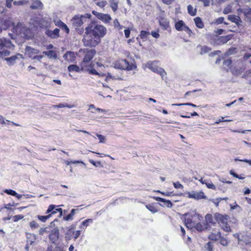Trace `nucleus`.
<instances>
[{"label": "nucleus", "instance_id": "31", "mask_svg": "<svg viewBox=\"0 0 251 251\" xmlns=\"http://www.w3.org/2000/svg\"><path fill=\"white\" fill-rule=\"evenodd\" d=\"M188 13L191 16H194L196 15L197 10L196 8H194L193 7L189 5L187 6Z\"/></svg>", "mask_w": 251, "mask_h": 251}, {"label": "nucleus", "instance_id": "15", "mask_svg": "<svg viewBox=\"0 0 251 251\" xmlns=\"http://www.w3.org/2000/svg\"><path fill=\"white\" fill-rule=\"evenodd\" d=\"M96 51L94 50H90L87 51L83 59V63H88L93 58Z\"/></svg>", "mask_w": 251, "mask_h": 251}, {"label": "nucleus", "instance_id": "52", "mask_svg": "<svg viewBox=\"0 0 251 251\" xmlns=\"http://www.w3.org/2000/svg\"><path fill=\"white\" fill-rule=\"evenodd\" d=\"M27 1L25 0H19L15 1L13 2V4L15 5H21L27 3Z\"/></svg>", "mask_w": 251, "mask_h": 251}, {"label": "nucleus", "instance_id": "36", "mask_svg": "<svg viewBox=\"0 0 251 251\" xmlns=\"http://www.w3.org/2000/svg\"><path fill=\"white\" fill-rule=\"evenodd\" d=\"M93 222V220L92 219H87L86 220H85L84 221L82 222L81 224V226H80V228H82V226H84L85 227H87L88 226V224L89 223H92Z\"/></svg>", "mask_w": 251, "mask_h": 251}, {"label": "nucleus", "instance_id": "34", "mask_svg": "<svg viewBox=\"0 0 251 251\" xmlns=\"http://www.w3.org/2000/svg\"><path fill=\"white\" fill-rule=\"evenodd\" d=\"M219 242H220V243L222 246H225V247L227 246L228 242H229L226 238H225L223 237H222V236H221V237L219 239Z\"/></svg>", "mask_w": 251, "mask_h": 251}, {"label": "nucleus", "instance_id": "43", "mask_svg": "<svg viewBox=\"0 0 251 251\" xmlns=\"http://www.w3.org/2000/svg\"><path fill=\"white\" fill-rule=\"evenodd\" d=\"M242 77L248 80L251 77V69L246 71L242 75Z\"/></svg>", "mask_w": 251, "mask_h": 251}, {"label": "nucleus", "instance_id": "61", "mask_svg": "<svg viewBox=\"0 0 251 251\" xmlns=\"http://www.w3.org/2000/svg\"><path fill=\"white\" fill-rule=\"evenodd\" d=\"M235 161H241V162H246V163H248L250 165H251V160H248V159H239L238 158H235Z\"/></svg>", "mask_w": 251, "mask_h": 251}, {"label": "nucleus", "instance_id": "39", "mask_svg": "<svg viewBox=\"0 0 251 251\" xmlns=\"http://www.w3.org/2000/svg\"><path fill=\"white\" fill-rule=\"evenodd\" d=\"M205 248L207 251H214L212 242H208L205 246Z\"/></svg>", "mask_w": 251, "mask_h": 251}, {"label": "nucleus", "instance_id": "63", "mask_svg": "<svg viewBox=\"0 0 251 251\" xmlns=\"http://www.w3.org/2000/svg\"><path fill=\"white\" fill-rule=\"evenodd\" d=\"M224 20V18L223 17H220L216 20L215 23L217 25L223 23Z\"/></svg>", "mask_w": 251, "mask_h": 251}, {"label": "nucleus", "instance_id": "55", "mask_svg": "<svg viewBox=\"0 0 251 251\" xmlns=\"http://www.w3.org/2000/svg\"><path fill=\"white\" fill-rule=\"evenodd\" d=\"M54 24L55 25L61 27L62 25L64 24L63 22H62L60 20H56L54 21Z\"/></svg>", "mask_w": 251, "mask_h": 251}, {"label": "nucleus", "instance_id": "7", "mask_svg": "<svg viewBox=\"0 0 251 251\" xmlns=\"http://www.w3.org/2000/svg\"><path fill=\"white\" fill-rule=\"evenodd\" d=\"M235 238H237L239 243L242 245H251V238L247 234L235 233L233 234Z\"/></svg>", "mask_w": 251, "mask_h": 251}, {"label": "nucleus", "instance_id": "40", "mask_svg": "<svg viewBox=\"0 0 251 251\" xmlns=\"http://www.w3.org/2000/svg\"><path fill=\"white\" fill-rule=\"evenodd\" d=\"M28 70L29 71H31L32 73L37 74V75H40L41 74L40 73L37 71L36 68L32 67L31 66H29L28 67Z\"/></svg>", "mask_w": 251, "mask_h": 251}, {"label": "nucleus", "instance_id": "58", "mask_svg": "<svg viewBox=\"0 0 251 251\" xmlns=\"http://www.w3.org/2000/svg\"><path fill=\"white\" fill-rule=\"evenodd\" d=\"M24 218V216L21 215H15L13 217V221L14 222H17L19 220L23 219Z\"/></svg>", "mask_w": 251, "mask_h": 251}, {"label": "nucleus", "instance_id": "33", "mask_svg": "<svg viewBox=\"0 0 251 251\" xmlns=\"http://www.w3.org/2000/svg\"><path fill=\"white\" fill-rule=\"evenodd\" d=\"M55 206L54 205L51 204L48 207L46 213H50V214L52 215L57 213L56 209H55Z\"/></svg>", "mask_w": 251, "mask_h": 251}, {"label": "nucleus", "instance_id": "46", "mask_svg": "<svg viewBox=\"0 0 251 251\" xmlns=\"http://www.w3.org/2000/svg\"><path fill=\"white\" fill-rule=\"evenodd\" d=\"M231 10L232 6L230 5H228L224 8L223 13L225 14H228L231 12Z\"/></svg>", "mask_w": 251, "mask_h": 251}, {"label": "nucleus", "instance_id": "12", "mask_svg": "<svg viewBox=\"0 0 251 251\" xmlns=\"http://www.w3.org/2000/svg\"><path fill=\"white\" fill-rule=\"evenodd\" d=\"M238 14L241 17L245 16L248 21L251 22V8L248 7L245 8H239Z\"/></svg>", "mask_w": 251, "mask_h": 251}, {"label": "nucleus", "instance_id": "41", "mask_svg": "<svg viewBox=\"0 0 251 251\" xmlns=\"http://www.w3.org/2000/svg\"><path fill=\"white\" fill-rule=\"evenodd\" d=\"M243 61L251 63V54L249 53H246L243 57Z\"/></svg>", "mask_w": 251, "mask_h": 251}, {"label": "nucleus", "instance_id": "45", "mask_svg": "<svg viewBox=\"0 0 251 251\" xmlns=\"http://www.w3.org/2000/svg\"><path fill=\"white\" fill-rule=\"evenodd\" d=\"M50 227H46L45 228H41L39 230V234L43 235L44 233H48L50 232Z\"/></svg>", "mask_w": 251, "mask_h": 251}, {"label": "nucleus", "instance_id": "9", "mask_svg": "<svg viewBox=\"0 0 251 251\" xmlns=\"http://www.w3.org/2000/svg\"><path fill=\"white\" fill-rule=\"evenodd\" d=\"M39 51L37 50L33 49L30 47L27 46L25 49V53L29 56V57L33 58L37 61H40V59L43 57L41 55H35L34 54H37L38 53Z\"/></svg>", "mask_w": 251, "mask_h": 251}, {"label": "nucleus", "instance_id": "19", "mask_svg": "<svg viewBox=\"0 0 251 251\" xmlns=\"http://www.w3.org/2000/svg\"><path fill=\"white\" fill-rule=\"evenodd\" d=\"M46 34L51 38H57L59 36V29L55 28L53 30H48L46 31Z\"/></svg>", "mask_w": 251, "mask_h": 251}, {"label": "nucleus", "instance_id": "14", "mask_svg": "<svg viewBox=\"0 0 251 251\" xmlns=\"http://www.w3.org/2000/svg\"><path fill=\"white\" fill-rule=\"evenodd\" d=\"M63 58L65 61L72 62L75 61L76 55L74 52L68 51L63 55Z\"/></svg>", "mask_w": 251, "mask_h": 251}, {"label": "nucleus", "instance_id": "35", "mask_svg": "<svg viewBox=\"0 0 251 251\" xmlns=\"http://www.w3.org/2000/svg\"><path fill=\"white\" fill-rule=\"evenodd\" d=\"M114 27L117 30H121L123 28V26L121 25L117 19H115L113 22Z\"/></svg>", "mask_w": 251, "mask_h": 251}, {"label": "nucleus", "instance_id": "56", "mask_svg": "<svg viewBox=\"0 0 251 251\" xmlns=\"http://www.w3.org/2000/svg\"><path fill=\"white\" fill-rule=\"evenodd\" d=\"M200 2H202L203 5L205 7L208 6L210 5L211 0H198Z\"/></svg>", "mask_w": 251, "mask_h": 251}, {"label": "nucleus", "instance_id": "42", "mask_svg": "<svg viewBox=\"0 0 251 251\" xmlns=\"http://www.w3.org/2000/svg\"><path fill=\"white\" fill-rule=\"evenodd\" d=\"M51 214H49L47 216H38V218L42 222H45L50 217Z\"/></svg>", "mask_w": 251, "mask_h": 251}, {"label": "nucleus", "instance_id": "64", "mask_svg": "<svg viewBox=\"0 0 251 251\" xmlns=\"http://www.w3.org/2000/svg\"><path fill=\"white\" fill-rule=\"evenodd\" d=\"M12 1H13V0H6V6L8 8H11Z\"/></svg>", "mask_w": 251, "mask_h": 251}, {"label": "nucleus", "instance_id": "53", "mask_svg": "<svg viewBox=\"0 0 251 251\" xmlns=\"http://www.w3.org/2000/svg\"><path fill=\"white\" fill-rule=\"evenodd\" d=\"M60 28L61 29L63 30L67 34H68L69 33V31H70L69 28L65 23Z\"/></svg>", "mask_w": 251, "mask_h": 251}, {"label": "nucleus", "instance_id": "2", "mask_svg": "<svg viewBox=\"0 0 251 251\" xmlns=\"http://www.w3.org/2000/svg\"><path fill=\"white\" fill-rule=\"evenodd\" d=\"M202 217L196 213L191 216V218H186L184 223L187 227L193 229L195 228L198 231H201L207 228V225L205 223H201Z\"/></svg>", "mask_w": 251, "mask_h": 251}, {"label": "nucleus", "instance_id": "11", "mask_svg": "<svg viewBox=\"0 0 251 251\" xmlns=\"http://www.w3.org/2000/svg\"><path fill=\"white\" fill-rule=\"evenodd\" d=\"M175 28L177 31H185L190 35L192 33L191 29L185 24L182 20H179L175 24Z\"/></svg>", "mask_w": 251, "mask_h": 251}, {"label": "nucleus", "instance_id": "18", "mask_svg": "<svg viewBox=\"0 0 251 251\" xmlns=\"http://www.w3.org/2000/svg\"><path fill=\"white\" fill-rule=\"evenodd\" d=\"M189 198L196 200H200L206 199V197L205 196L203 192H198L193 193V194H190L189 195Z\"/></svg>", "mask_w": 251, "mask_h": 251}, {"label": "nucleus", "instance_id": "23", "mask_svg": "<svg viewBox=\"0 0 251 251\" xmlns=\"http://www.w3.org/2000/svg\"><path fill=\"white\" fill-rule=\"evenodd\" d=\"M43 7V4L39 0H36L34 1L31 5L30 6V7L32 9H37L39 8H42Z\"/></svg>", "mask_w": 251, "mask_h": 251}, {"label": "nucleus", "instance_id": "22", "mask_svg": "<svg viewBox=\"0 0 251 251\" xmlns=\"http://www.w3.org/2000/svg\"><path fill=\"white\" fill-rule=\"evenodd\" d=\"M36 239V237L35 235H34L33 234H28L27 236V245H32L35 241Z\"/></svg>", "mask_w": 251, "mask_h": 251}, {"label": "nucleus", "instance_id": "49", "mask_svg": "<svg viewBox=\"0 0 251 251\" xmlns=\"http://www.w3.org/2000/svg\"><path fill=\"white\" fill-rule=\"evenodd\" d=\"M118 1H114L111 4V7L112 9V10L115 12L117 10L118 8Z\"/></svg>", "mask_w": 251, "mask_h": 251}, {"label": "nucleus", "instance_id": "1", "mask_svg": "<svg viewBox=\"0 0 251 251\" xmlns=\"http://www.w3.org/2000/svg\"><path fill=\"white\" fill-rule=\"evenodd\" d=\"M106 33L105 28L96 23L90 24L85 28L83 42L85 46L94 47L100 42V38Z\"/></svg>", "mask_w": 251, "mask_h": 251}, {"label": "nucleus", "instance_id": "5", "mask_svg": "<svg viewBox=\"0 0 251 251\" xmlns=\"http://www.w3.org/2000/svg\"><path fill=\"white\" fill-rule=\"evenodd\" d=\"M223 68L226 72L230 71L233 75H236L241 74L245 70V68L237 66L236 64H223Z\"/></svg>", "mask_w": 251, "mask_h": 251}, {"label": "nucleus", "instance_id": "3", "mask_svg": "<svg viewBox=\"0 0 251 251\" xmlns=\"http://www.w3.org/2000/svg\"><path fill=\"white\" fill-rule=\"evenodd\" d=\"M14 47L9 39L5 38H0V58H3L10 54V52L6 49H11Z\"/></svg>", "mask_w": 251, "mask_h": 251}, {"label": "nucleus", "instance_id": "25", "mask_svg": "<svg viewBox=\"0 0 251 251\" xmlns=\"http://www.w3.org/2000/svg\"><path fill=\"white\" fill-rule=\"evenodd\" d=\"M221 233L220 232H218L217 233H212L209 236V239L212 241H217L219 240L221 237Z\"/></svg>", "mask_w": 251, "mask_h": 251}, {"label": "nucleus", "instance_id": "13", "mask_svg": "<svg viewBox=\"0 0 251 251\" xmlns=\"http://www.w3.org/2000/svg\"><path fill=\"white\" fill-rule=\"evenodd\" d=\"M49 239L52 243H56L58 239L59 231L57 227L52 229L49 234Z\"/></svg>", "mask_w": 251, "mask_h": 251}, {"label": "nucleus", "instance_id": "38", "mask_svg": "<svg viewBox=\"0 0 251 251\" xmlns=\"http://www.w3.org/2000/svg\"><path fill=\"white\" fill-rule=\"evenodd\" d=\"M146 207L153 213H155L157 212V209L154 206H153L152 205H151V204L146 205Z\"/></svg>", "mask_w": 251, "mask_h": 251}, {"label": "nucleus", "instance_id": "27", "mask_svg": "<svg viewBox=\"0 0 251 251\" xmlns=\"http://www.w3.org/2000/svg\"><path fill=\"white\" fill-rule=\"evenodd\" d=\"M68 70L70 72L75 71L76 72H79L80 70H83V67H82L80 69L78 66L76 65L75 64H72L70 65L68 68Z\"/></svg>", "mask_w": 251, "mask_h": 251}, {"label": "nucleus", "instance_id": "60", "mask_svg": "<svg viewBox=\"0 0 251 251\" xmlns=\"http://www.w3.org/2000/svg\"><path fill=\"white\" fill-rule=\"evenodd\" d=\"M63 220L66 221H72L73 220V217H72L70 214L66 216L63 217Z\"/></svg>", "mask_w": 251, "mask_h": 251}, {"label": "nucleus", "instance_id": "30", "mask_svg": "<svg viewBox=\"0 0 251 251\" xmlns=\"http://www.w3.org/2000/svg\"><path fill=\"white\" fill-rule=\"evenodd\" d=\"M228 19L232 22L235 23L236 24H238L239 22H241L239 17H237L234 15H228Z\"/></svg>", "mask_w": 251, "mask_h": 251}, {"label": "nucleus", "instance_id": "29", "mask_svg": "<svg viewBox=\"0 0 251 251\" xmlns=\"http://www.w3.org/2000/svg\"><path fill=\"white\" fill-rule=\"evenodd\" d=\"M160 25L163 27L165 29H167L169 26V22L164 19H162L159 21Z\"/></svg>", "mask_w": 251, "mask_h": 251}, {"label": "nucleus", "instance_id": "50", "mask_svg": "<svg viewBox=\"0 0 251 251\" xmlns=\"http://www.w3.org/2000/svg\"><path fill=\"white\" fill-rule=\"evenodd\" d=\"M235 1L237 2L238 5L241 6L247 2H251V0H235Z\"/></svg>", "mask_w": 251, "mask_h": 251}, {"label": "nucleus", "instance_id": "51", "mask_svg": "<svg viewBox=\"0 0 251 251\" xmlns=\"http://www.w3.org/2000/svg\"><path fill=\"white\" fill-rule=\"evenodd\" d=\"M96 135L99 138L100 143H103L105 142V138L104 136L98 133H97Z\"/></svg>", "mask_w": 251, "mask_h": 251}, {"label": "nucleus", "instance_id": "48", "mask_svg": "<svg viewBox=\"0 0 251 251\" xmlns=\"http://www.w3.org/2000/svg\"><path fill=\"white\" fill-rule=\"evenodd\" d=\"M150 35V32L144 30H142L140 32V36L142 39H145L147 35Z\"/></svg>", "mask_w": 251, "mask_h": 251}, {"label": "nucleus", "instance_id": "10", "mask_svg": "<svg viewBox=\"0 0 251 251\" xmlns=\"http://www.w3.org/2000/svg\"><path fill=\"white\" fill-rule=\"evenodd\" d=\"M144 67L145 69L148 68L152 72L159 74L162 76V79H163L164 75H166L163 69L158 67L154 64H145Z\"/></svg>", "mask_w": 251, "mask_h": 251}, {"label": "nucleus", "instance_id": "37", "mask_svg": "<svg viewBox=\"0 0 251 251\" xmlns=\"http://www.w3.org/2000/svg\"><path fill=\"white\" fill-rule=\"evenodd\" d=\"M207 187L212 190H216V186L210 180H207L205 183Z\"/></svg>", "mask_w": 251, "mask_h": 251}, {"label": "nucleus", "instance_id": "59", "mask_svg": "<svg viewBox=\"0 0 251 251\" xmlns=\"http://www.w3.org/2000/svg\"><path fill=\"white\" fill-rule=\"evenodd\" d=\"M10 122L8 120H4V118L2 116L0 117V124H5L7 125Z\"/></svg>", "mask_w": 251, "mask_h": 251}, {"label": "nucleus", "instance_id": "44", "mask_svg": "<svg viewBox=\"0 0 251 251\" xmlns=\"http://www.w3.org/2000/svg\"><path fill=\"white\" fill-rule=\"evenodd\" d=\"M229 206L231 210L237 209L238 212H240L242 210L241 207L236 203L234 205H232V204H230Z\"/></svg>", "mask_w": 251, "mask_h": 251}, {"label": "nucleus", "instance_id": "28", "mask_svg": "<svg viewBox=\"0 0 251 251\" xmlns=\"http://www.w3.org/2000/svg\"><path fill=\"white\" fill-rule=\"evenodd\" d=\"M46 55L48 56L50 58H55L57 57L55 51L50 50L49 51H44L43 52Z\"/></svg>", "mask_w": 251, "mask_h": 251}, {"label": "nucleus", "instance_id": "8", "mask_svg": "<svg viewBox=\"0 0 251 251\" xmlns=\"http://www.w3.org/2000/svg\"><path fill=\"white\" fill-rule=\"evenodd\" d=\"M137 68L135 64H114V69H121L127 72L135 70Z\"/></svg>", "mask_w": 251, "mask_h": 251}, {"label": "nucleus", "instance_id": "21", "mask_svg": "<svg viewBox=\"0 0 251 251\" xmlns=\"http://www.w3.org/2000/svg\"><path fill=\"white\" fill-rule=\"evenodd\" d=\"M153 199L157 201L163 202L167 207H171L172 206V203L169 200H166L163 198L158 197H154Z\"/></svg>", "mask_w": 251, "mask_h": 251}, {"label": "nucleus", "instance_id": "32", "mask_svg": "<svg viewBox=\"0 0 251 251\" xmlns=\"http://www.w3.org/2000/svg\"><path fill=\"white\" fill-rule=\"evenodd\" d=\"M198 48H200L201 49L200 54H203L207 53L211 50V49L207 46H200Z\"/></svg>", "mask_w": 251, "mask_h": 251}, {"label": "nucleus", "instance_id": "26", "mask_svg": "<svg viewBox=\"0 0 251 251\" xmlns=\"http://www.w3.org/2000/svg\"><path fill=\"white\" fill-rule=\"evenodd\" d=\"M194 22L197 27L200 28H202L204 26L203 22L200 17H196L194 19Z\"/></svg>", "mask_w": 251, "mask_h": 251}, {"label": "nucleus", "instance_id": "16", "mask_svg": "<svg viewBox=\"0 0 251 251\" xmlns=\"http://www.w3.org/2000/svg\"><path fill=\"white\" fill-rule=\"evenodd\" d=\"M23 58V55L21 54H16L15 55H13L10 57H4L3 58H1L3 61H6L9 62H15V61H20V59Z\"/></svg>", "mask_w": 251, "mask_h": 251}, {"label": "nucleus", "instance_id": "62", "mask_svg": "<svg viewBox=\"0 0 251 251\" xmlns=\"http://www.w3.org/2000/svg\"><path fill=\"white\" fill-rule=\"evenodd\" d=\"M151 34L155 38H158L160 36L158 31H152L151 32Z\"/></svg>", "mask_w": 251, "mask_h": 251}, {"label": "nucleus", "instance_id": "6", "mask_svg": "<svg viewBox=\"0 0 251 251\" xmlns=\"http://www.w3.org/2000/svg\"><path fill=\"white\" fill-rule=\"evenodd\" d=\"M215 220L218 223L222 228L225 231L228 232L230 230V226L227 224V216H223L220 214H215Z\"/></svg>", "mask_w": 251, "mask_h": 251}, {"label": "nucleus", "instance_id": "47", "mask_svg": "<svg viewBox=\"0 0 251 251\" xmlns=\"http://www.w3.org/2000/svg\"><path fill=\"white\" fill-rule=\"evenodd\" d=\"M4 192L7 194L8 195H10L13 196H14V195H17V193L12 189H5L4 191Z\"/></svg>", "mask_w": 251, "mask_h": 251}, {"label": "nucleus", "instance_id": "4", "mask_svg": "<svg viewBox=\"0 0 251 251\" xmlns=\"http://www.w3.org/2000/svg\"><path fill=\"white\" fill-rule=\"evenodd\" d=\"M91 15L90 14L86 13L84 15H76L73 17L71 20V23L75 30L78 29L83 23L86 22L87 19H90Z\"/></svg>", "mask_w": 251, "mask_h": 251}, {"label": "nucleus", "instance_id": "54", "mask_svg": "<svg viewBox=\"0 0 251 251\" xmlns=\"http://www.w3.org/2000/svg\"><path fill=\"white\" fill-rule=\"evenodd\" d=\"M174 186L176 189H182L183 186L178 181L173 183Z\"/></svg>", "mask_w": 251, "mask_h": 251}, {"label": "nucleus", "instance_id": "20", "mask_svg": "<svg viewBox=\"0 0 251 251\" xmlns=\"http://www.w3.org/2000/svg\"><path fill=\"white\" fill-rule=\"evenodd\" d=\"M75 226L74 225H72L69 227L66 233H65V238L67 240H71L72 238L73 235L75 233Z\"/></svg>", "mask_w": 251, "mask_h": 251}, {"label": "nucleus", "instance_id": "17", "mask_svg": "<svg viewBox=\"0 0 251 251\" xmlns=\"http://www.w3.org/2000/svg\"><path fill=\"white\" fill-rule=\"evenodd\" d=\"M93 13L97 16V17L104 22H108L110 20V16L102 13H100L96 11H93Z\"/></svg>", "mask_w": 251, "mask_h": 251}, {"label": "nucleus", "instance_id": "24", "mask_svg": "<svg viewBox=\"0 0 251 251\" xmlns=\"http://www.w3.org/2000/svg\"><path fill=\"white\" fill-rule=\"evenodd\" d=\"M205 222L206 223V225H207V226L210 224L213 225L215 224L214 221L212 216L211 214H207L205 216Z\"/></svg>", "mask_w": 251, "mask_h": 251}, {"label": "nucleus", "instance_id": "57", "mask_svg": "<svg viewBox=\"0 0 251 251\" xmlns=\"http://www.w3.org/2000/svg\"><path fill=\"white\" fill-rule=\"evenodd\" d=\"M31 228H37L39 226V225L35 221H32L29 224Z\"/></svg>", "mask_w": 251, "mask_h": 251}]
</instances>
